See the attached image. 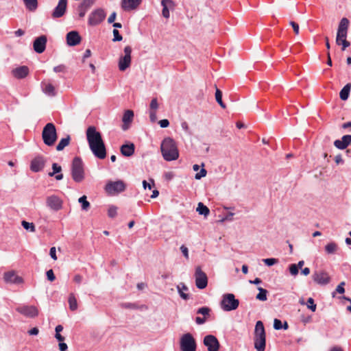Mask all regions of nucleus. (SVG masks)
I'll list each match as a JSON object with an SVG mask.
<instances>
[{"instance_id": "obj_1", "label": "nucleus", "mask_w": 351, "mask_h": 351, "mask_svg": "<svg viewBox=\"0 0 351 351\" xmlns=\"http://www.w3.org/2000/svg\"><path fill=\"white\" fill-rule=\"evenodd\" d=\"M86 138L93 154L99 159H104L106 156L105 144L99 132L97 131L95 126H89L86 130Z\"/></svg>"}, {"instance_id": "obj_45", "label": "nucleus", "mask_w": 351, "mask_h": 351, "mask_svg": "<svg viewBox=\"0 0 351 351\" xmlns=\"http://www.w3.org/2000/svg\"><path fill=\"white\" fill-rule=\"evenodd\" d=\"M307 308L311 310L313 312L316 311L317 306L314 302V300L312 298H309L306 302Z\"/></svg>"}, {"instance_id": "obj_19", "label": "nucleus", "mask_w": 351, "mask_h": 351, "mask_svg": "<svg viewBox=\"0 0 351 351\" xmlns=\"http://www.w3.org/2000/svg\"><path fill=\"white\" fill-rule=\"evenodd\" d=\"M348 25L349 23H339L336 37V43L338 45H341V40L346 38Z\"/></svg>"}, {"instance_id": "obj_63", "label": "nucleus", "mask_w": 351, "mask_h": 351, "mask_svg": "<svg viewBox=\"0 0 351 351\" xmlns=\"http://www.w3.org/2000/svg\"><path fill=\"white\" fill-rule=\"evenodd\" d=\"M38 328L36 327H34V328H32L31 330H29L28 331V333L30 335H36L38 334Z\"/></svg>"}, {"instance_id": "obj_61", "label": "nucleus", "mask_w": 351, "mask_h": 351, "mask_svg": "<svg viewBox=\"0 0 351 351\" xmlns=\"http://www.w3.org/2000/svg\"><path fill=\"white\" fill-rule=\"evenodd\" d=\"M206 321V317H197L195 318V322L198 324V325H202V324H204Z\"/></svg>"}, {"instance_id": "obj_9", "label": "nucleus", "mask_w": 351, "mask_h": 351, "mask_svg": "<svg viewBox=\"0 0 351 351\" xmlns=\"http://www.w3.org/2000/svg\"><path fill=\"white\" fill-rule=\"evenodd\" d=\"M132 48L126 46L124 48V56H121L119 60V69L121 71H125L131 64Z\"/></svg>"}, {"instance_id": "obj_48", "label": "nucleus", "mask_w": 351, "mask_h": 351, "mask_svg": "<svg viewBox=\"0 0 351 351\" xmlns=\"http://www.w3.org/2000/svg\"><path fill=\"white\" fill-rule=\"evenodd\" d=\"M207 171L204 168H202L199 172L197 173L195 175V178L196 180H200L202 178L205 177L206 176Z\"/></svg>"}, {"instance_id": "obj_27", "label": "nucleus", "mask_w": 351, "mask_h": 351, "mask_svg": "<svg viewBox=\"0 0 351 351\" xmlns=\"http://www.w3.org/2000/svg\"><path fill=\"white\" fill-rule=\"evenodd\" d=\"M41 87L45 94L49 97H54L56 95L54 86L50 83L41 82Z\"/></svg>"}, {"instance_id": "obj_40", "label": "nucleus", "mask_w": 351, "mask_h": 351, "mask_svg": "<svg viewBox=\"0 0 351 351\" xmlns=\"http://www.w3.org/2000/svg\"><path fill=\"white\" fill-rule=\"evenodd\" d=\"M52 171L48 173L49 176L53 177L56 174L59 173L62 171V167L56 162L52 164Z\"/></svg>"}, {"instance_id": "obj_24", "label": "nucleus", "mask_w": 351, "mask_h": 351, "mask_svg": "<svg viewBox=\"0 0 351 351\" xmlns=\"http://www.w3.org/2000/svg\"><path fill=\"white\" fill-rule=\"evenodd\" d=\"M133 118L134 112L132 110H127L125 111L122 117V121L123 123L122 125L123 130L125 131L129 128L130 124L132 123Z\"/></svg>"}, {"instance_id": "obj_4", "label": "nucleus", "mask_w": 351, "mask_h": 351, "mask_svg": "<svg viewBox=\"0 0 351 351\" xmlns=\"http://www.w3.org/2000/svg\"><path fill=\"white\" fill-rule=\"evenodd\" d=\"M71 176L75 182H81L85 178L84 162L81 158L75 157L71 164Z\"/></svg>"}, {"instance_id": "obj_22", "label": "nucleus", "mask_w": 351, "mask_h": 351, "mask_svg": "<svg viewBox=\"0 0 351 351\" xmlns=\"http://www.w3.org/2000/svg\"><path fill=\"white\" fill-rule=\"evenodd\" d=\"M351 143V135L346 134L341 139L335 140L334 145L339 149H345Z\"/></svg>"}, {"instance_id": "obj_14", "label": "nucleus", "mask_w": 351, "mask_h": 351, "mask_svg": "<svg viewBox=\"0 0 351 351\" xmlns=\"http://www.w3.org/2000/svg\"><path fill=\"white\" fill-rule=\"evenodd\" d=\"M62 200L57 195L48 196L46 199L47 206L54 211H58L62 208Z\"/></svg>"}, {"instance_id": "obj_3", "label": "nucleus", "mask_w": 351, "mask_h": 351, "mask_svg": "<svg viewBox=\"0 0 351 351\" xmlns=\"http://www.w3.org/2000/svg\"><path fill=\"white\" fill-rule=\"evenodd\" d=\"M254 348L257 351H265L266 346V334L263 323L258 321L254 329Z\"/></svg>"}, {"instance_id": "obj_13", "label": "nucleus", "mask_w": 351, "mask_h": 351, "mask_svg": "<svg viewBox=\"0 0 351 351\" xmlns=\"http://www.w3.org/2000/svg\"><path fill=\"white\" fill-rule=\"evenodd\" d=\"M203 342L204 346L207 347L208 351H219L220 344L215 336L213 335H206Z\"/></svg>"}, {"instance_id": "obj_16", "label": "nucleus", "mask_w": 351, "mask_h": 351, "mask_svg": "<svg viewBox=\"0 0 351 351\" xmlns=\"http://www.w3.org/2000/svg\"><path fill=\"white\" fill-rule=\"evenodd\" d=\"M66 43L69 46H76L81 42V36L77 31L73 30L66 34Z\"/></svg>"}, {"instance_id": "obj_33", "label": "nucleus", "mask_w": 351, "mask_h": 351, "mask_svg": "<svg viewBox=\"0 0 351 351\" xmlns=\"http://www.w3.org/2000/svg\"><path fill=\"white\" fill-rule=\"evenodd\" d=\"M69 304V308L71 311H74L77 309V299L74 295V293H71L69 295L68 299Z\"/></svg>"}, {"instance_id": "obj_57", "label": "nucleus", "mask_w": 351, "mask_h": 351, "mask_svg": "<svg viewBox=\"0 0 351 351\" xmlns=\"http://www.w3.org/2000/svg\"><path fill=\"white\" fill-rule=\"evenodd\" d=\"M180 250L182 252V253L183 254V255L184 256V257H186V258H189V250L188 248L182 245L181 247H180Z\"/></svg>"}, {"instance_id": "obj_2", "label": "nucleus", "mask_w": 351, "mask_h": 351, "mask_svg": "<svg viewBox=\"0 0 351 351\" xmlns=\"http://www.w3.org/2000/svg\"><path fill=\"white\" fill-rule=\"evenodd\" d=\"M164 159L167 161L176 160L179 156L178 150L175 141L171 138H165L160 145Z\"/></svg>"}, {"instance_id": "obj_20", "label": "nucleus", "mask_w": 351, "mask_h": 351, "mask_svg": "<svg viewBox=\"0 0 351 351\" xmlns=\"http://www.w3.org/2000/svg\"><path fill=\"white\" fill-rule=\"evenodd\" d=\"M142 0H121V5L123 10L130 11L136 9Z\"/></svg>"}, {"instance_id": "obj_15", "label": "nucleus", "mask_w": 351, "mask_h": 351, "mask_svg": "<svg viewBox=\"0 0 351 351\" xmlns=\"http://www.w3.org/2000/svg\"><path fill=\"white\" fill-rule=\"evenodd\" d=\"M47 38L45 35L35 38L33 43L34 50L38 53H42L46 49Z\"/></svg>"}, {"instance_id": "obj_11", "label": "nucleus", "mask_w": 351, "mask_h": 351, "mask_svg": "<svg viewBox=\"0 0 351 351\" xmlns=\"http://www.w3.org/2000/svg\"><path fill=\"white\" fill-rule=\"evenodd\" d=\"M46 162V158L42 155H38L32 160L30 169L34 173L40 172L44 169Z\"/></svg>"}, {"instance_id": "obj_6", "label": "nucleus", "mask_w": 351, "mask_h": 351, "mask_svg": "<svg viewBox=\"0 0 351 351\" xmlns=\"http://www.w3.org/2000/svg\"><path fill=\"white\" fill-rule=\"evenodd\" d=\"M220 305L221 308L224 311H231L238 308L239 301L235 298L233 293H225L222 296Z\"/></svg>"}, {"instance_id": "obj_52", "label": "nucleus", "mask_w": 351, "mask_h": 351, "mask_svg": "<svg viewBox=\"0 0 351 351\" xmlns=\"http://www.w3.org/2000/svg\"><path fill=\"white\" fill-rule=\"evenodd\" d=\"M121 306L124 308H131V309L137 308V305L134 303H131V302L122 303L121 304Z\"/></svg>"}, {"instance_id": "obj_28", "label": "nucleus", "mask_w": 351, "mask_h": 351, "mask_svg": "<svg viewBox=\"0 0 351 351\" xmlns=\"http://www.w3.org/2000/svg\"><path fill=\"white\" fill-rule=\"evenodd\" d=\"M161 4L162 5V16L168 19L169 16V7L171 6L173 4V2L171 0H162Z\"/></svg>"}, {"instance_id": "obj_62", "label": "nucleus", "mask_w": 351, "mask_h": 351, "mask_svg": "<svg viewBox=\"0 0 351 351\" xmlns=\"http://www.w3.org/2000/svg\"><path fill=\"white\" fill-rule=\"evenodd\" d=\"M83 277L80 274H76L73 278V281L77 284H80L82 282Z\"/></svg>"}, {"instance_id": "obj_50", "label": "nucleus", "mask_w": 351, "mask_h": 351, "mask_svg": "<svg viewBox=\"0 0 351 351\" xmlns=\"http://www.w3.org/2000/svg\"><path fill=\"white\" fill-rule=\"evenodd\" d=\"M66 71V67L64 64H60L58 66L53 67V71L55 73H65Z\"/></svg>"}, {"instance_id": "obj_31", "label": "nucleus", "mask_w": 351, "mask_h": 351, "mask_svg": "<svg viewBox=\"0 0 351 351\" xmlns=\"http://www.w3.org/2000/svg\"><path fill=\"white\" fill-rule=\"evenodd\" d=\"M325 252L327 254H334L337 252L339 247L335 242H330L325 246Z\"/></svg>"}, {"instance_id": "obj_17", "label": "nucleus", "mask_w": 351, "mask_h": 351, "mask_svg": "<svg viewBox=\"0 0 351 351\" xmlns=\"http://www.w3.org/2000/svg\"><path fill=\"white\" fill-rule=\"evenodd\" d=\"M3 279L6 283L19 285L23 282L22 278L17 276L13 271L4 273Z\"/></svg>"}, {"instance_id": "obj_49", "label": "nucleus", "mask_w": 351, "mask_h": 351, "mask_svg": "<svg viewBox=\"0 0 351 351\" xmlns=\"http://www.w3.org/2000/svg\"><path fill=\"white\" fill-rule=\"evenodd\" d=\"M289 271L293 276H296L298 274L299 269L296 264H291L289 265Z\"/></svg>"}, {"instance_id": "obj_8", "label": "nucleus", "mask_w": 351, "mask_h": 351, "mask_svg": "<svg viewBox=\"0 0 351 351\" xmlns=\"http://www.w3.org/2000/svg\"><path fill=\"white\" fill-rule=\"evenodd\" d=\"M125 188L126 186L122 180L109 181L105 186V190L108 194L114 195L124 191Z\"/></svg>"}, {"instance_id": "obj_5", "label": "nucleus", "mask_w": 351, "mask_h": 351, "mask_svg": "<svg viewBox=\"0 0 351 351\" xmlns=\"http://www.w3.org/2000/svg\"><path fill=\"white\" fill-rule=\"evenodd\" d=\"M43 143L47 146H53L58 138V134L53 123H47L42 132Z\"/></svg>"}, {"instance_id": "obj_25", "label": "nucleus", "mask_w": 351, "mask_h": 351, "mask_svg": "<svg viewBox=\"0 0 351 351\" xmlns=\"http://www.w3.org/2000/svg\"><path fill=\"white\" fill-rule=\"evenodd\" d=\"M12 75L18 79L25 78L29 73V69L27 66H21L13 69Z\"/></svg>"}, {"instance_id": "obj_37", "label": "nucleus", "mask_w": 351, "mask_h": 351, "mask_svg": "<svg viewBox=\"0 0 351 351\" xmlns=\"http://www.w3.org/2000/svg\"><path fill=\"white\" fill-rule=\"evenodd\" d=\"M79 203L82 205V209L83 210H87L90 207V203L87 201V198L86 195H82L78 199Z\"/></svg>"}, {"instance_id": "obj_55", "label": "nucleus", "mask_w": 351, "mask_h": 351, "mask_svg": "<svg viewBox=\"0 0 351 351\" xmlns=\"http://www.w3.org/2000/svg\"><path fill=\"white\" fill-rule=\"evenodd\" d=\"M86 10H87V9L82 8V6H81V5L79 6V8H78L79 18L77 19V20L82 19V18L85 15Z\"/></svg>"}, {"instance_id": "obj_47", "label": "nucleus", "mask_w": 351, "mask_h": 351, "mask_svg": "<svg viewBox=\"0 0 351 351\" xmlns=\"http://www.w3.org/2000/svg\"><path fill=\"white\" fill-rule=\"evenodd\" d=\"M150 111H156L158 108V103L156 98H153L149 104Z\"/></svg>"}, {"instance_id": "obj_38", "label": "nucleus", "mask_w": 351, "mask_h": 351, "mask_svg": "<svg viewBox=\"0 0 351 351\" xmlns=\"http://www.w3.org/2000/svg\"><path fill=\"white\" fill-rule=\"evenodd\" d=\"M215 99L222 108H226V105L222 101V92L218 88H216Z\"/></svg>"}, {"instance_id": "obj_10", "label": "nucleus", "mask_w": 351, "mask_h": 351, "mask_svg": "<svg viewBox=\"0 0 351 351\" xmlns=\"http://www.w3.org/2000/svg\"><path fill=\"white\" fill-rule=\"evenodd\" d=\"M195 285L199 289H204L208 285V277L200 267H197L195 272Z\"/></svg>"}, {"instance_id": "obj_41", "label": "nucleus", "mask_w": 351, "mask_h": 351, "mask_svg": "<svg viewBox=\"0 0 351 351\" xmlns=\"http://www.w3.org/2000/svg\"><path fill=\"white\" fill-rule=\"evenodd\" d=\"M210 308L208 306H202L199 308L197 311V314H201L204 315V317L206 318L207 316L210 315Z\"/></svg>"}, {"instance_id": "obj_34", "label": "nucleus", "mask_w": 351, "mask_h": 351, "mask_svg": "<svg viewBox=\"0 0 351 351\" xmlns=\"http://www.w3.org/2000/svg\"><path fill=\"white\" fill-rule=\"evenodd\" d=\"M25 8L29 11H35L38 8V1L37 0H23Z\"/></svg>"}, {"instance_id": "obj_36", "label": "nucleus", "mask_w": 351, "mask_h": 351, "mask_svg": "<svg viewBox=\"0 0 351 351\" xmlns=\"http://www.w3.org/2000/svg\"><path fill=\"white\" fill-rule=\"evenodd\" d=\"M258 290L259 293L256 295V299L260 301H265L267 300V290L265 289H263L262 287H258Z\"/></svg>"}, {"instance_id": "obj_59", "label": "nucleus", "mask_w": 351, "mask_h": 351, "mask_svg": "<svg viewBox=\"0 0 351 351\" xmlns=\"http://www.w3.org/2000/svg\"><path fill=\"white\" fill-rule=\"evenodd\" d=\"M341 45H342V50L344 51L347 47H348L350 45V43L346 38L341 40Z\"/></svg>"}, {"instance_id": "obj_60", "label": "nucleus", "mask_w": 351, "mask_h": 351, "mask_svg": "<svg viewBox=\"0 0 351 351\" xmlns=\"http://www.w3.org/2000/svg\"><path fill=\"white\" fill-rule=\"evenodd\" d=\"M149 119H150V121L152 123H154L157 120L156 111H150L149 112Z\"/></svg>"}, {"instance_id": "obj_56", "label": "nucleus", "mask_w": 351, "mask_h": 351, "mask_svg": "<svg viewBox=\"0 0 351 351\" xmlns=\"http://www.w3.org/2000/svg\"><path fill=\"white\" fill-rule=\"evenodd\" d=\"M49 255L52 259L54 261L57 260V256H56V249L55 247H52L50 248L49 250Z\"/></svg>"}, {"instance_id": "obj_44", "label": "nucleus", "mask_w": 351, "mask_h": 351, "mask_svg": "<svg viewBox=\"0 0 351 351\" xmlns=\"http://www.w3.org/2000/svg\"><path fill=\"white\" fill-rule=\"evenodd\" d=\"M117 215V207L115 206H110L108 210V215L110 218H114Z\"/></svg>"}, {"instance_id": "obj_43", "label": "nucleus", "mask_w": 351, "mask_h": 351, "mask_svg": "<svg viewBox=\"0 0 351 351\" xmlns=\"http://www.w3.org/2000/svg\"><path fill=\"white\" fill-rule=\"evenodd\" d=\"M344 286H345V282H341L339 285H338V286L337 287V288L335 289V291L332 293V297L335 296L336 293H339L341 294L345 292Z\"/></svg>"}, {"instance_id": "obj_26", "label": "nucleus", "mask_w": 351, "mask_h": 351, "mask_svg": "<svg viewBox=\"0 0 351 351\" xmlns=\"http://www.w3.org/2000/svg\"><path fill=\"white\" fill-rule=\"evenodd\" d=\"M135 146L132 143L123 144L121 146L120 150L123 156L130 157L134 153Z\"/></svg>"}, {"instance_id": "obj_51", "label": "nucleus", "mask_w": 351, "mask_h": 351, "mask_svg": "<svg viewBox=\"0 0 351 351\" xmlns=\"http://www.w3.org/2000/svg\"><path fill=\"white\" fill-rule=\"evenodd\" d=\"M113 35H114V38H113L112 40L114 42L121 41L123 39L122 36L119 34V32L117 29H114Z\"/></svg>"}, {"instance_id": "obj_32", "label": "nucleus", "mask_w": 351, "mask_h": 351, "mask_svg": "<svg viewBox=\"0 0 351 351\" xmlns=\"http://www.w3.org/2000/svg\"><path fill=\"white\" fill-rule=\"evenodd\" d=\"M71 137L67 135L65 138H62L56 146L57 151L63 150L67 145H69Z\"/></svg>"}, {"instance_id": "obj_39", "label": "nucleus", "mask_w": 351, "mask_h": 351, "mask_svg": "<svg viewBox=\"0 0 351 351\" xmlns=\"http://www.w3.org/2000/svg\"><path fill=\"white\" fill-rule=\"evenodd\" d=\"M21 225L25 230L29 231L31 232H34L36 230L35 226L33 223H30L23 220L21 222Z\"/></svg>"}, {"instance_id": "obj_29", "label": "nucleus", "mask_w": 351, "mask_h": 351, "mask_svg": "<svg viewBox=\"0 0 351 351\" xmlns=\"http://www.w3.org/2000/svg\"><path fill=\"white\" fill-rule=\"evenodd\" d=\"M351 90V84L348 83L346 84L339 93V97L341 100L346 101L348 99L350 92Z\"/></svg>"}, {"instance_id": "obj_21", "label": "nucleus", "mask_w": 351, "mask_h": 351, "mask_svg": "<svg viewBox=\"0 0 351 351\" xmlns=\"http://www.w3.org/2000/svg\"><path fill=\"white\" fill-rule=\"evenodd\" d=\"M67 5V0H59L57 6L55 8L52 16L55 18H59L64 15Z\"/></svg>"}, {"instance_id": "obj_18", "label": "nucleus", "mask_w": 351, "mask_h": 351, "mask_svg": "<svg viewBox=\"0 0 351 351\" xmlns=\"http://www.w3.org/2000/svg\"><path fill=\"white\" fill-rule=\"evenodd\" d=\"M16 311L29 317H34L38 315V310L34 306H22L16 308Z\"/></svg>"}, {"instance_id": "obj_64", "label": "nucleus", "mask_w": 351, "mask_h": 351, "mask_svg": "<svg viewBox=\"0 0 351 351\" xmlns=\"http://www.w3.org/2000/svg\"><path fill=\"white\" fill-rule=\"evenodd\" d=\"M59 348H60V351H66V349L68 348V346H67L66 343H65L64 342H60L59 343Z\"/></svg>"}, {"instance_id": "obj_58", "label": "nucleus", "mask_w": 351, "mask_h": 351, "mask_svg": "<svg viewBox=\"0 0 351 351\" xmlns=\"http://www.w3.org/2000/svg\"><path fill=\"white\" fill-rule=\"evenodd\" d=\"M159 125L161 128H167L169 125V121L165 119H162L159 121Z\"/></svg>"}, {"instance_id": "obj_46", "label": "nucleus", "mask_w": 351, "mask_h": 351, "mask_svg": "<svg viewBox=\"0 0 351 351\" xmlns=\"http://www.w3.org/2000/svg\"><path fill=\"white\" fill-rule=\"evenodd\" d=\"M95 0H83L80 5L82 6V8L88 10L95 3Z\"/></svg>"}, {"instance_id": "obj_23", "label": "nucleus", "mask_w": 351, "mask_h": 351, "mask_svg": "<svg viewBox=\"0 0 351 351\" xmlns=\"http://www.w3.org/2000/svg\"><path fill=\"white\" fill-rule=\"evenodd\" d=\"M106 18V13L102 9H97L89 16L88 22H102Z\"/></svg>"}, {"instance_id": "obj_35", "label": "nucleus", "mask_w": 351, "mask_h": 351, "mask_svg": "<svg viewBox=\"0 0 351 351\" xmlns=\"http://www.w3.org/2000/svg\"><path fill=\"white\" fill-rule=\"evenodd\" d=\"M196 210L199 215H204V217L208 216L210 213L209 208L202 202L198 203Z\"/></svg>"}, {"instance_id": "obj_12", "label": "nucleus", "mask_w": 351, "mask_h": 351, "mask_svg": "<svg viewBox=\"0 0 351 351\" xmlns=\"http://www.w3.org/2000/svg\"><path fill=\"white\" fill-rule=\"evenodd\" d=\"M312 278L315 282L322 286L326 285L330 282L329 274L324 270L314 271Z\"/></svg>"}, {"instance_id": "obj_54", "label": "nucleus", "mask_w": 351, "mask_h": 351, "mask_svg": "<svg viewBox=\"0 0 351 351\" xmlns=\"http://www.w3.org/2000/svg\"><path fill=\"white\" fill-rule=\"evenodd\" d=\"M282 323L281 320L278 319H274V328L275 330H280L282 329Z\"/></svg>"}, {"instance_id": "obj_53", "label": "nucleus", "mask_w": 351, "mask_h": 351, "mask_svg": "<svg viewBox=\"0 0 351 351\" xmlns=\"http://www.w3.org/2000/svg\"><path fill=\"white\" fill-rule=\"evenodd\" d=\"M46 276L48 280H49L50 282H53L56 279L55 274L53 273V269H51L47 271Z\"/></svg>"}, {"instance_id": "obj_42", "label": "nucleus", "mask_w": 351, "mask_h": 351, "mask_svg": "<svg viewBox=\"0 0 351 351\" xmlns=\"http://www.w3.org/2000/svg\"><path fill=\"white\" fill-rule=\"evenodd\" d=\"M263 262L267 266L270 267L278 263V259L275 258H268L262 260Z\"/></svg>"}, {"instance_id": "obj_30", "label": "nucleus", "mask_w": 351, "mask_h": 351, "mask_svg": "<svg viewBox=\"0 0 351 351\" xmlns=\"http://www.w3.org/2000/svg\"><path fill=\"white\" fill-rule=\"evenodd\" d=\"M177 289L180 296L183 300H187L189 298V294L184 293V291H188L189 289L184 283L180 282L178 285H177Z\"/></svg>"}, {"instance_id": "obj_7", "label": "nucleus", "mask_w": 351, "mask_h": 351, "mask_svg": "<svg viewBox=\"0 0 351 351\" xmlns=\"http://www.w3.org/2000/svg\"><path fill=\"white\" fill-rule=\"evenodd\" d=\"M180 348L181 351H196L197 343L191 333H185L181 337Z\"/></svg>"}]
</instances>
